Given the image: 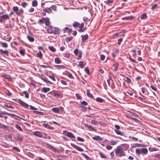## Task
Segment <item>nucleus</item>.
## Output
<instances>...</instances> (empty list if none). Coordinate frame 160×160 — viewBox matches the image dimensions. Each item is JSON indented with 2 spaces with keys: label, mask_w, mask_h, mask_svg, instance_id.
<instances>
[{
  "label": "nucleus",
  "mask_w": 160,
  "mask_h": 160,
  "mask_svg": "<svg viewBox=\"0 0 160 160\" xmlns=\"http://www.w3.org/2000/svg\"><path fill=\"white\" fill-rule=\"evenodd\" d=\"M128 148V145L126 144L122 145L121 146H118L115 151V153L117 156L119 157L125 156L126 154L123 150H127Z\"/></svg>",
  "instance_id": "f257e3e1"
},
{
  "label": "nucleus",
  "mask_w": 160,
  "mask_h": 160,
  "mask_svg": "<svg viewBox=\"0 0 160 160\" xmlns=\"http://www.w3.org/2000/svg\"><path fill=\"white\" fill-rule=\"evenodd\" d=\"M47 31L49 33L59 34L60 33L59 30L58 28L53 27L51 26H49L47 28Z\"/></svg>",
  "instance_id": "f03ea898"
},
{
  "label": "nucleus",
  "mask_w": 160,
  "mask_h": 160,
  "mask_svg": "<svg viewBox=\"0 0 160 160\" xmlns=\"http://www.w3.org/2000/svg\"><path fill=\"white\" fill-rule=\"evenodd\" d=\"M135 152L137 155L139 154L145 155L147 153L148 150L147 148H137L136 149Z\"/></svg>",
  "instance_id": "7ed1b4c3"
},
{
  "label": "nucleus",
  "mask_w": 160,
  "mask_h": 160,
  "mask_svg": "<svg viewBox=\"0 0 160 160\" xmlns=\"http://www.w3.org/2000/svg\"><path fill=\"white\" fill-rule=\"evenodd\" d=\"M13 10L17 15L19 16H22L23 13V10L21 9L19 10L17 6H14L13 8Z\"/></svg>",
  "instance_id": "20e7f679"
},
{
  "label": "nucleus",
  "mask_w": 160,
  "mask_h": 160,
  "mask_svg": "<svg viewBox=\"0 0 160 160\" xmlns=\"http://www.w3.org/2000/svg\"><path fill=\"white\" fill-rule=\"evenodd\" d=\"M5 114H7L9 116H15L18 117V118H19L24 120H25V119L19 117H18L14 114H10V113H8L7 112H2V111L0 110V118H3L4 116H3V115Z\"/></svg>",
  "instance_id": "39448f33"
},
{
  "label": "nucleus",
  "mask_w": 160,
  "mask_h": 160,
  "mask_svg": "<svg viewBox=\"0 0 160 160\" xmlns=\"http://www.w3.org/2000/svg\"><path fill=\"white\" fill-rule=\"evenodd\" d=\"M17 102L21 104L23 107L27 108H28V105L25 102L22 101L20 99H18V100Z\"/></svg>",
  "instance_id": "423d86ee"
},
{
  "label": "nucleus",
  "mask_w": 160,
  "mask_h": 160,
  "mask_svg": "<svg viewBox=\"0 0 160 160\" xmlns=\"http://www.w3.org/2000/svg\"><path fill=\"white\" fill-rule=\"evenodd\" d=\"M74 53L76 56H77L78 55V53H79V54L78 56V57L77 58L78 59H79V58H81L82 57V52L81 51L79 52L78 49L76 48L75 49L74 51Z\"/></svg>",
  "instance_id": "0eeeda50"
},
{
  "label": "nucleus",
  "mask_w": 160,
  "mask_h": 160,
  "mask_svg": "<svg viewBox=\"0 0 160 160\" xmlns=\"http://www.w3.org/2000/svg\"><path fill=\"white\" fill-rule=\"evenodd\" d=\"M54 97L58 98H61L63 97V94L60 92L54 91Z\"/></svg>",
  "instance_id": "6e6552de"
},
{
  "label": "nucleus",
  "mask_w": 160,
  "mask_h": 160,
  "mask_svg": "<svg viewBox=\"0 0 160 160\" xmlns=\"http://www.w3.org/2000/svg\"><path fill=\"white\" fill-rule=\"evenodd\" d=\"M1 76L2 77H3L7 79L9 81H11L12 80V78L9 75H8L4 73H2L1 74Z\"/></svg>",
  "instance_id": "1a4fd4ad"
},
{
  "label": "nucleus",
  "mask_w": 160,
  "mask_h": 160,
  "mask_svg": "<svg viewBox=\"0 0 160 160\" xmlns=\"http://www.w3.org/2000/svg\"><path fill=\"white\" fill-rule=\"evenodd\" d=\"M71 145L73 148H74L75 149H76L77 150H78V151H79L80 152H82V151H84V150L83 149H82V148L75 145L73 143H71Z\"/></svg>",
  "instance_id": "9d476101"
},
{
  "label": "nucleus",
  "mask_w": 160,
  "mask_h": 160,
  "mask_svg": "<svg viewBox=\"0 0 160 160\" xmlns=\"http://www.w3.org/2000/svg\"><path fill=\"white\" fill-rule=\"evenodd\" d=\"M118 52V49H115L113 50V52L112 54V59L113 60L115 57L117 55V54Z\"/></svg>",
  "instance_id": "9b49d317"
},
{
  "label": "nucleus",
  "mask_w": 160,
  "mask_h": 160,
  "mask_svg": "<svg viewBox=\"0 0 160 160\" xmlns=\"http://www.w3.org/2000/svg\"><path fill=\"white\" fill-rule=\"evenodd\" d=\"M16 140L17 141H19L21 142L22 141L23 137L21 135L17 133L16 135Z\"/></svg>",
  "instance_id": "f8f14e48"
},
{
  "label": "nucleus",
  "mask_w": 160,
  "mask_h": 160,
  "mask_svg": "<svg viewBox=\"0 0 160 160\" xmlns=\"http://www.w3.org/2000/svg\"><path fill=\"white\" fill-rule=\"evenodd\" d=\"M63 74L68 76L69 78H73V77L72 74L68 72L67 71H65L63 72Z\"/></svg>",
  "instance_id": "ddd939ff"
},
{
  "label": "nucleus",
  "mask_w": 160,
  "mask_h": 160,
  "mask_svg": "<svg viewBox=\"0 0 160 160\" xmlns=\"http://www.w3.org/2000/svg\"><path fill=\"white\" fill-rule=\"evenodd\" d=\"M41 78L42 80L46 82L47 83L49 84H52V82L48 80V78L46 77H44V78L41 77Z\"/></svg>",
  "instance_id": "4468645a"
},
{
  "label": "nucleus",
  "mask_w": 160,
  "mask_h": 160,
  "mask_svg": "<svg viewBox=\"0 0 160 160\" xmlns=\"http://www.w3.org/2000/svg\"><path fill=\"white\" fill-rule=\"evenodd\" d=\"M135 17L132 16H128L122 18V20H134Z\"/></svg>",
  "instance_id": "2eb2a0df"
},
{
  "label": "nucleus",
  "mask_w": 160,
  "mask_h": 160,
  "mask_svg": "<svg viewBox=\"0 0 160 160\" xmlns=\"http://www.w3.org/2000/svg\"><path fill=\"white\" fill-rule=\"evenodd\" d=\"M33 135L36 136L40 138L42 137V133L38 131L35 132L33 133Z\"/></svg>",
  "instance_id": "dca6fc26"
},
{
  "label": "nucleus",
  "mask_w": 160,
  "mask_h": 160,
  "mask_svg": "<svg viewBox=\"0 0 160 160\" xmlns=\"http://www.w3.org/2000/svg\"><path fill=\"white\" fill-rule=\"evenodd\" d=\"M81 37H82V41L83 42H85L86 40L88 38V34H86L84 35H82L81 36Z\"/></svg>",
  "instance_id": "f3484780"
},
{
  "label": "nucleus",
  "mask_w": 160,
  "mask_h": 160,
  "mask_svg": "<svg viewBox=\"0 0 160 160\" xmlns=\"http://www.w3.org/2000/svg\"><path fill=\"white\" fill-rule=\"evenodd\" d=\"M0 18L3 19L7 20L9 18V16L7 14H5L0 16Z\"/></svg>",
  "instance_id": "a211bd4d"
},
{
  "label": "nucleus",
  "mask_w": 160,
  "mask_h": 160,
  "mask_svg": "<svg viewBox=\"0 0 160 160\" xmlns=\"http://www.w3.org/2000/svg\"><path fill=\"white\" fill-rule=\"evenodd\" d=\"M67 135L69 137L74 138L75 136L73 134L70 132H68L67 133Z\"/></svg>",
  "instance_id": "6ab92c4d"
},
{
  "label": "nucleus",
  "mask_w": 160,
  "mask_h": 160,
  "mask_svg": "<svg viewBox=\"0 0 160 160\" xmlns=\"http://www.w3.org/2000/svg\"><path fill=\"white\" fill-rule=\"evenodd\" d=\"M55 67L58 70H59L60 68L63 69L66 68L65 66L62 65H56Z\"/></svg>",
  "instance_id": "aec40b11"
},
{
  "label": "nucleus",
  "mask_w": 160,
  "mask_h": 160,
  "mask_svg": "<svg viewBox=\"0 0 160 160\" xmlns=\"http://www.w3.org/2000/svg\"><path fill=\"white\" fill-rule=\"evenodd\" d=\"M135 146H133L132 147H146L145 145L143 144H141L139 143H136L135 145Z\"/></svg>",
  "instance_id": "412c9836"
},
{
  "label": "nucleus",
  "mask_w": 160,
  "mask_h": 160,
  "mask_svg": "<svg viewBox=\"0 0 160 160\" xmlns=\"http://www.w3.org/2000/svg\"><path fill=\"white\" fill-rule=\"evenodd\" d=\"M50 88H49L43 87L41 91L42 92H46L49 91Z\"/></svg>",
  "instance_id": "4be33fe9"
},
{
  "label": "nucleus",
  "mask_w": 160,
  "mask_h": 160,
  "mask_svg": "<svg viewBox=\"0 0 160 160\" xmlns=\"http://www.w3.org/2000/svg\"><path fill=\"white\" fill-rule=\"evenodd\" d=\"M42 126L48 129H52V127L50 126L49 125L48 123H43L42 124Z\"/></svg>",
  "instance_id": "5701e85b"
},
{
  "label": "nucleus",
  "mask_w": 160,
  "mask_h": 160,
  "mask_svg": "<svg viewBox=\"0 0 160 160\" xmlns=\"http://www.w3.org/2000/svg\"><path fill=\"white\" fill-rule=\"evenodd\" d=\"M87 95L89 97L91 98H94L93 96L90 93V91L89 90H87Z\"/></svg>",
  "instance_id": "b1692460"
},
{
  "label": "nucleus",
  "mask_w": 160,
  "mask_h": 160,
  "mask_svg": "<svg viewBox=\"0 0 160 160\" xmlns=\"http://www.w3.org/2000/svg\"><path fill=\"white\" fill-rule=\"evenodd\" d=\"M47 147L48 149H51L52 151H53L55 150V149L54 147L49 144H47Z\"/></svg>",
  "instance_id": "393cba45"
},
{
  "label": "nucleus",
  "mask_w": 160,
  "mask_h": 160,
  "mask_svg": "<svg viewBox=\"0 0 160 160\" xmlns=\"http://www.w3.org/2000/svg\"><path fill=\"white\" fill-rule=\"evenodd\" d=\"M114 131L115 132V133H116L118 135L121 136L123 135V132H121V131H119V130H115Z\"/></svg>",
  "instance_id": "a878e982"
},
{
  "label": "nucleus",
  "mask_w": 160,
  "mask_h": 160,
  "mask_svg": "<svg viewBox=\"0 0 160 160\" xmlns=\"http://www.w3.org/2000/svg\"><path fill=\"white\" fill-rule=\"evenodd\" d=\"M52 111L54 112L59 113V108H52Z\"/></svg>",
  "instance_id": "bb28decb"
},
{
  "label": "nucleus",
  "mask_w": 160,
  "mask_h": 160,
  "mask_svg": "<svg viewBox=\"0 0 160 160\" xmlns=\"http://www.w3.org/2000/svg\"><path fill=\"white\" fill-rule=\"evenodd\" d=\"M0 128H2L3 129H6L7 130L8 129V126L3 125L1 123H0Z\"/></svg>",
  "instance_id": "cd10ccee"
},
{
  "label": "nucleus",
  "mask_w": 160,
  "mask_h": 160,
  "mask_svg": "<svg viewBox=\"0 0 160 160\" xmlns=\"http://www.w3.org/2000/svg\"><path fill=\"white\" fill-rule=\"evenodd\" d=\"M43 11L44 12H47L48 13H49L52 12V11L50 8H45L44 9Z\"/></svg>",
  "instance_id": "c85d7f7f"
},
{
  "label": "nucleus",
  "mask_w": 160,
  "mask_h": 160,
  "mask_svg": "<svg viewBox=\"0 0 160 160\" xmlns=\"http://www.w3.org/2000/svg\"><path fill=\"white\" fill-rule=\"evenodd\" d=\"M55 62L57 64H60L61 63L62 61L59 58H57L55 59Z\"/></svg>",
  "instance_id": "c756f323"
},
{
  "label": "nucleus",
  "mask_w": 160,
  "mask_h": 160,
  "mask_svg": "<svg viewBox=\"0 0 160 160\" xmlns=\"http://www.w3.org/2000/svg\"><path fill=\"white\" fill-rule=\"evenodd\" d=\"M118 65L117 64H114L113 65L112 69L114 71H116L118 69Z\"/></svg>",
  "instance_id": "7c9ffc66"
},
{
  "label": "nucleus",
  "mask_w": 160,
  "mask_h": 160,
  "mask_svg": "<svg viewBox=\"0 0 160 160\" xmlns=\"http://www.w3.org/2000/svg\"><path fill=\"white\" fill-rule=\"evenodd\" d=\"M54 91H52L51 92H48L47 94V95L48 97H49L51 98L52 96H54Z\"/></svg>",
  "instance_id": "2f4dec72"
},
{
  "label": "nucleus",
  "mask_w": 160,
  "mask_h": 160,
  "mask_svg": "<svg viewBox=\"0 0 160 160\" xmlns=\"http://www.w3.org/2000/svg\"><path fill=\"white\" fill-rule=\"evenodd\" d=\"M0 52L1 54H4L6 55H8V50H5L3 51L2 49L0 50Z\"/></svg>",
  "instance_id": "473e14b6"
},
{
  "label": "nucleus",
  "mask_w": 160,
  "mask_h": 160,
  "mask_svg": "<svg viewBox=\"0 0 160 160\" xmlns=\"http://www.w3.org/2000/svg\"><path fill=\"white\" fill-rule=\"evenodd\" d=\"M27 38L28 40L31 42H33L34 40V38L28 35L27 36Z\"/></svg>",
  "instance_id": "72a5a7b5"
},
{
  "label": "nucleus",
  "mask_w": 160,
  "mask_h": 160,
  "mask_svg": "<svg viewBox=\"0 0 160 160\" xmlns=\"http://www.w3.org/2000/svg\"><path fill=\"white\" fill-rule=\"evenodd\" d=\"M92 138L94 140L99 141H100L102 139L99 136H95V137H92Z\"/></svg>",
  "instance_id": "f704fd0d"
},
{
  "label": "nucleus",
  "mask_w": 160,
  "mask_h": 160,
  "mask_svg": "<svg viewBox=\"0 0 160 160\" xmlns=\"http://www.w3.org/2000/svg\"><path fill=\"white\" fill-rule=\"evenodd\" d=\"M124 80L128 83H129L131 82V80L130 78L127 77H125Z\"/></svg>",
  "instance_id": "c9c22d12"
},
{
  "label": "nucleus",
  "mask_w": 160,
  "mask_h": 160,
  "mask_svg": "<svg viewBox=\"0 0 160 160\" xmlns=\"http://www.w3.org/2000/svg\"><path fill=\"white\" fill-rule=\"evenodd\" d=\"M147 18V16L146 13H143L141 18V19L142 20L146 19Z\"/></svg>",
  "instance_id": "e433bc0d"
},
{
  "label": "nucleus",
  "mask_w": 160,
  "mask_h": 160,
  "mask_svg": "<svg viewBox=\"0 0 160 160\" xmlns=\"http://www.w3.org/2000/svg\"><path fill=\"white\" fill-rule=\"evenodd\" d=\"M37 56L40 59H42V54L41 52V51H39V52L37 53Z\"/></svg>",
  "instance_id": "4c0bfd02"
},
{
  "label": "nucleus",
  "mask_w": 160,
  "mask_h": 160,
  "mask_svg": "<svg viewBox=\"0 0 160 160\" xmlns=\"http://www.w3.org/2000/svg\"><path fill=\"white\" fill-rule=\"evenodd\" d=\"M82 154L83 157L85 158L87 160H91V158L86 154H84L83 153H82Z\"/></svg>",
  "instance_id": "58836bf2"
},
{
  "label": "nucleus",
  "mask_w": 160,
  "mask_h": 160,
  "mask_svg": "<svg viewBox=\"0 0 160 160\" xmlns=\"http://www.w3.org/2000/svg\"><path fill=\"white\" fill-rule=\"evenodd\" d=\"M46 20L44 22L46 26H49L50 24V22L49 21V18H47Z\"/></svg>",
  "instance_id": "ea45409f"
},
{
  "label": "nucleus",
  "mask_w": 160,
  "mask_h": 160,
  "mask_svg": "<svg viewBox=\"0 0 160 160\" xmlns=\"http://www.w3.org/2000/svg\"><path fill=\"white\" fill-rule=\"evenodd\" d=\"M73 38V37L72 36H71L70 37H67L66 38V41L67 42H68L71 41Z\"/></svg>",
  "instance_id": "a19ab883"
},
{
  "label": "nucleus",
  "mask_w": 160,
  "mask_h": 160,
  "mask_svg": "<svg viewBox=\"0 0 160 160\" xmlns=\"http://www.w3.org/2000/svg\"><path fill=\"white\" fill-rule=\"evenodd\" d=\"M32 5L33 7H36L38 5V2L37 0H34L32 1Z\"/></svg>",
  "instance_id": "79ce46f5"
},
{
  "label": "nucleus",
  "mask_w": 160,
  "mask_h": 160,
  "mask_svg": "<svg viewBox=\"0 0 160 160\" xmlns=\"http://www.w3.org/2000/svg\"><path fill=\"white\" fill-rule=\"evenodd\" d=\"M0 44L4 48H7L8 47V45L7 44L6 42H0Z\"/></svg>",
  "instance_id": "37998d69"
},
{
  "label": "nucleus",
  "mask_w": 160,
  "mask_h": 160,
  "mask_svg": "<svg viewBox=\"0 0 160 160\" xmlns=\"http://www.w3.org/2000/svg\"><path fill=\"white\" fill-rule=\"evenodd\" d=\"M46 20V18L43 17L41 19L39 20V22L40 23L42 24Z\"/></svg>",
  "instance_id": "c03bdc74"
},
{
  "label": "nucleus",
  "mask_w": 160,
  "mask_h": 160,
  "mask_svg": "<svg viewBox=\"0 0 160 160\" xmlns=\"http://www.w3.org/2000/svg\"><path fill=\"white\" fill-rule=\"evenodd\" d=\"M19 52L20 54L23 56H24L25 54V50L24 49H21L19 50Z\"/></svg>",
  "instance_id": "a18cd8bd"
},
{
  "label": "nucleus",
  "mask_w": 160,
  "mask_h": 160,
  "mask_svg": "<svg viewBox=\"0 0 160 160\" xmlns=\"http://www.w3.org/2000/svg\"><path fill=\"white\" fill-rule=\"evenodd\" d=\"M48 48L50 51L52 52H55L56 51L55 48L53 46H49Z\"/></svg>",
  "instance_id": "49530a36"
},
{
  "label": "nucleus",
  "mask_w": 160,
  "mask_h": 160,
  "mask_svg": "<svg viewBox=\"0 0 160 160\" xmlns=\"http://www.w3.org/2000/svg\"><path fill=\"white\" fill-rule=\"evenodd\" d=\"M72 25L74 27L76 28L78 27V26L79 25V23L78 22H75L73 23Z\"/></svg>",
  "instance_id": "de8ad7c7"
},
{
  "label": "nucleus",
  "mask_w": 160,
  "mask_h": 160,
  "mask_svg": "<svg viewBox=\"0 0 160 160\" xmlns=\"http://www.w3.org/2000/svg\"><path fill=\"white\" fill-rule=\"evenodd\" d=\"M96 101L99 102H102L104 101L103 99L100 98H96Z\"/></svg>",
  "instance_id": "09e8293b"
},
{
  "label": "nucleus",
  "mask_w": 160,
  "mask_h": 160,
  "mask_svg": "<svg viewBox=\"0 0 160 160\" xmlns=\"http://www.w3.org/2000/svg\"><path fill=\"white\" fill-rule=\"evenodd\" d=\"M78 66L80 67L81 68H83L84 66H83V62L82 61H80L79 62V64L78 65Z\"/></svg>",
  "instance_id": "8fccbe9b"
},
{
  "label": "nucleus",
  "mask_w": 160,
  "mask_h": 160,
  "mask_svg": "<svg viewBox=\"0 0 160 160\" xmlns=\"http://www.w3.org/2000/svg\"><path fill=\"white\" fill-rule=\"evenodd\" d=\"M158 5L157 4H155L153 5L152 8L151 9L152 10H155V9L158 8Z\"/></svg>",
  "instance_id": "3c124183"
},
{
  "label": "nucleus",
  "mask_w": 160,
  "mask_h": 160,
  "mask_svg": "<svg viewBox=\"0 0 160 160\" xmlns=\"http://www.w3.org/2000/svg\"><path fill=\"white\" fill-rule=\"evenodd\" d=\"M150 88L155 92L157 91V88L154 86L152 85L150 86Z\"/></svg>",
  "instance_id": "603ef678"
},
{
  "label": "nucleus",
  "mask_w": 160,
  "mask_h": 160,
  "mask_svg": "<svg viewBox=\"0 0 160 160\" xmlns=\"http://www.w3.org/2000/svg\"><path fill=\"white\" fill-rule=\"evenodd\" d=\"M15 127H16V128L17 129H18L20 131H23V130H22V129L21 128V127L18 124H17L16 125Z\"/></svg>",
  "instance_id": "864d4df0"
},
{
  "label": "nucleus",
  "mask_w": 160,
  "mask_h": 160,
  "mask_svg": "<svg viewBox=\"0 0 160 160\" xmlns=\"http://www.w3.org/2000/svg\"><path fill=\"white\" fill-rule=\"evenodd\" d=\"M23 92L25 95V97L27 98H28L29 97V95L28 92L27 91H24Z\"/></svg>",
  "instance_id": "5fc2aeb1"
},
{
  "label": "nucleus",
  "mask_w": 160,
  "mask_h": 160,
  "mask_svg": "<svg viewBox=\"0 0 160 160\" xmlns=\"http://www.w3.org/2000/svg\"><path fill=\"white\" fill-rule=\"evenodd\" d=\"M119 34L118 33H116L115 34H113L112 36V38L113 39L116 38Z\"/></svg>",
  "instance_id": "6e6d98bb"
},
{
  "label": "nucleus",
  "mask_w": 160,
  "mask_h": 160,
  "mask_svg": "<svg viewBox=\"0 0 160 160\" xmlns=\"http://www.w3.org/2000/svg\"><path fill=\"white\" fill-rule=\"evenodd\" d=\"M123 38H121L118 39V44L119 45H120L121 44V42L123 40Z\"/></svg>",
  "instance_id": "4d7b16f0"
},
{
  "label": "nucleus",
  "mask_w": 160,
  "mask_h": 160,
  "mask_svg": "<svg viewBox=\"0 0 160 160\" xmlns=\"http://www.w3.org/2000/svg\"><path fill=\"white\" fill-rule=\"evenodd\" d=\"M77 140L78 141H81V142H83L84 141V139L83 138H82L79 137H78Z\"/></svg>",
  "instance_id": "13d9d810"
},
{
  "label": "nucleus",
  "mask_w": 160,
  "mask_h": 160,
  "mask_svg": "<svg viewBox=\"0 0 160 160\" xmlns=\"http://www.w3.org/2000/svg\"><path fill=\"white\" fill-rule=\"evenodd\" d=\"M48 77L49 78L52 79L53 81H55L56 80L55 78V76L54 75H50Z\"/></svg>",
  "instance_id": "bf43d9fd"
},
{
  "label": "nucleus",
  "mask_w": 160,
  "mask_h": 160,
  "mask_svg": "<svg viewBox=\"0 0 160 160\" xmlns=\"http://www.w3.org/2000/svg\"><path fill=\"white\" fill-rule=\"evenodd\" d=\"M64 57L66 58H68L69 57L70 54L68 53H66L64 54L63 55Z\"/></svg>",
  "instance_id": "052dcab7"
},
{
  "label": "nucleus",
  "mask_w": 160,
  "mask_h": 160,
  "mask_svg": "<svg viewBox=\"0 0 160 160\" xmlns=\"http://www.w3.org/2000/svg\"><path fill=\"white\" fill-rule=\"evenodd\" d=\"M84 71L88 74H90V72L89 69L88 67H86L84 69Z\"/></svg>",
  "instance_id": "680f3d73"
},
{
  "label": "nucleus",
  "mask_w": 160,
  "mask_h": 160,
  "mask_svg": "<svg viewBox=\"0 0 160 160\" xmlns=\"http://www.w3.org/2000/svg\"><path fill=\"white\" fill-rule=\"evenodd\" d=\"M12 148L13 149L15 150L16 151H17L18 152H20V149L17 147H12Z\"/></svg>",
  "instance_id": "e2e57ef3"
},
{
  "label": "nucleus",
  "mask_w": 160,
  "mask_h": 160,
  "mask_svg": "<svg viewBox=\"0 0 160 160\" xmlns=\"http://www.w3.org/2000/svg\"><path fill=\"white\" fill-rule=\"evenodd\" d=\"M154 158H158L160 160V154H155L154 155Z\"/></svg>",
  "instance_id": "0e129e2a"
},
{
  "label": "nucleus",
  "mask_w": 160,
  "mask_h": 160,
  "mask_svg": "<svg viewBox=\"0 0 160 160\" xmlns=\"http://www.w3.org/2000/svg\"><path fill=\"white\" fill-rule=\"evenodd\" d=\"M115 130H119L120 128V126L118 125H115Z\"/></svg>",
  "instance_id": "69168bd1"
},
{
  "label": "nucleus",
  "mask_w": 160,
  "mask_h": 160,
  "mask_svg": "<svg viewBox=\"0 0 160 160\" xmlns=\"http://www.w3.org/2000/svg\"><path fill=\"white\" fill-rule=\"evenodd\" d=\"M118 142L117 141H112L111 142V144L112 145H115Z\"/></svg>",
  "instance_id": "338daca9"
},
{
  "label": "nucleus",
  "mask_w": 160,
  "mask_h": 160,
  "mask_svg": "<svg viewBox=\"0 0 160 160\" xmlns=\"http://www.w3.org/2000/svg\"><path fill=\"white\" fill-rule=\"evenodd\" d=\"M21 5L22 7H25L27 5V4L25 2H22L21 3Z\"/></svg>",
  "instance_id": "774afa93"
}]
</instances>
